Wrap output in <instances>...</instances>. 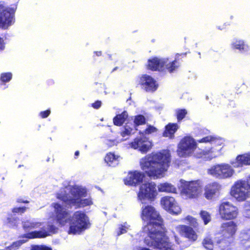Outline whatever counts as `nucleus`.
<instances>
[{
  "label": "nucleus",
  "instance_id": "29",
  "mask_svg": "<svg viewBox=\"0 0 250 250\" xmlns=\"http://www.w3.org/2000/svg\"><path fill=\"white\" fill-rule=\"evenodd\" d=\"M159 192L176 193V188L170 183H163L159 184L157 186Z\"/></svg>",
  "mask_w": 250,
  "mask_h": 250
},
{
  "label": "nucleus",
  "instance_id": "30",
  "mask_svg": "<svg viewBox=\"0 0 250 250\" xmlns=\"http://www.w3.org/2000/svg\"><path fill=\"white\" fill-rule=\"evenodd\" d=\"M128 117V113L125 111L121 114L117 115L113 119V123L117 126L122 125Z\"/></svg>",
  "mask_w": 250,
  "mask_h": 250
},
{
  "label": "nucleus",
  "instance_id": "42",
  "mask_svg": "<svg viewBox=\"0 0 250 250\" xmlns=\"http://www.w3.org/2000/svg\"><path fill=\"white\" fill-rule=\"evenodd\" d=\"M26 210V207H16L12 209L13 213H17L20 214L24 213Z\"/></svg>",
  "mask_w": 250,
  "mask_h": 250
},
{
  "label": "nucleus",
  "instance_id": "3",
  "mask_svg": "<svg viewBox=\"0 0 250 250\" xmlns=\"http://www.w3.org/2000/svg\"><path fill=\"white\" fill-rule=\"evenodd\" d=\"M170 154L167 150L153 152L140 160L141 168L151 178L156 179L165 176L169 167Z\"/></svg>",
  "mask_w": 250,
  "mask_h": 250
},
{
  "label": "nucleus",
  "instance_id": "19",
  "mask_svg": "<svg viewBox=\"0 0 250 250\" xmlns=\"http://www.w3.org/2000/svg\"><path fill=\"white\" fill-rule=\"evenodd\" d=\"M144 177V174L139 171L130 172L125 180V183L130 186H135L142 182Z\"/></svg>",
  "mask_w": 250,
  "mask_h": 250
},
{
  "label": "nucleus",
  "instance_id": "35",
  "mask_svg": "<svg viewBox=\"0 0 250 250\" xmlns=\"http://www.w3.org/2000/svg\"><path fill=\"white\" fill-rule=\"evenodd\" d=\"M135 129H133L132 127H130L129 125L126 124L124 127V130L121 132V135L123 137L133 134L135 132Z\"/></svg>",
  "mask_w": 250,
  "mask_h": 250
},
{
  "label": "nucleus",
  "instance_id": "23",
  "mask_svg": "<svg viewBox=\"0 0 250 250\" xmlns=\"http://www.w3.org/2000/svg\"><path fill=\"white\" fill-rule=\"evenodd\" d=\"M246 154L239 155L236 159L230 162V164L234 168L241 167L244 166L250 165Z\"/></svg>",
  "mask_w": 250,
  "mask_h": 250
},
{
  "label": "nucleus",
  "instance_id": "52",
  "mask_svg": "<svg viewBox=\"0 0 250 250\" xmlns=\"http://www.w3.org/2000/svg\"><path fill=\"white\" fill-rule=\"evenodd\" d=\"M175 241L178 244H179L180 243L178 241V238L176 237V236H175Z\"/></svg>",
  "mask_w": 250,
  "mask_h": 250
},
{
  "label": "nucleus",
  "instance_id": "4",
  "mask_svg": "<svg viewBox=\"0 0 250 250\" xmlns=\"http://www.w3.org/2000/svg\"><path fill=\"white\" fill-rule=\"evenodd\" d=\"M197 142L200 143H208L211 145L210 147L205 148L202 150L199 154H195V157L197 158H201L206 160H210L223 154V140L220 138L212 136H208L201 139L198 140Z\"/></svg>",
  "mask_w": 250,
  "mask_h": 250
},
{
  "label": "nucleus",
  "instance_id": "17",
  "mask_svg": "<svg viewBox=\"0 0 250 250\" xmlns=\"http://www.w3.org/2000/svg\"><path fill=\"white\" fill-rule=\"evenodd\" d=\"M56 229V227L53 225H48L46 228L43 229L39 231H33L24 234L22 236V237L28 239L45 238L49 235V232L54 233Z\"/></svg>",
  "mask_w": 250,
  "mask_h": 250
},
{
  "label": "nucleus",
  "instance_id": "45",
  "mask_svg": "<svg viewBox=\"0 0 250 250\" xmlns=\"http://www.w3.org/2000/svg\"><path fill=\"white\" fill-rule=\"evenodd\" d=\"M102 103L100 101H97L92 104V106L95 108V109H98L101 106Z\"/></svg>",
  "mask_w": 250,
  "mask_h": 250
},
{
  "label": "nucleus",
  "instance_id": "11",
  "mask_svg": "<svg viewBox=\"0 0 250 250\" xmlns=\"http://www.w3.org/2000/svg\"><path fill=\"white\" fill-rule=\"evenodd\" d=\"M197 149V142L190 136H185L181 139L178 146L177 153L179 156L186 157L198 154L194 153ZM195 156V155H194Z\"/></svg>",
  "mask_w": 250,
  "mask_h": 250
},
{
  "label": "nucleus",
  "instance_id": "25",
  "mask_svg": "<svg viewBox=\"0 0 250 250\" xmlns=\"http://www.w3.org/2000/svg\"><path fill=\"white\" fill-rule=\"evenodd\" d=\"M122 158L120 156L115 155L113 153H108L105 157L104 161L109 166L116 167L117 166Z\"/></svg>",
  "mask_w": 250,
  "mask_h": 250
},
{
  "label": "nucleus",
  "instance_id": "50",
  "mask_svg": "<svg viewBox=\"0 0 250 250\" xmlns=\"http://www.w3.org/2000/svg\"><path fill=\"white\" fill-rule=\"evenodd\" d=\"M246 155H247V157H248V161H249V164L250 165V153H246Z\"/></svg>",
  "mask_w": 250,
  "mask_h": 250
},
{
  "label": "nucleus",
  "instance_id": "7",
  "mask_svg": "<svg viewBox=\"0 0 250 250\" xmlns=\"http://www.w3.org/2000/svg\"><path fill=\"white\" fill-rule=\"evenodd\" d=\"M221 229L222 238L217 242L220 244V247L224 250L233 242L234 236L237 229V225L233 221H229L222 224Z\"/></svg>",
  "mask_w": 250,
  "mask_h": 250
},
{
  "label": "nucleus",
  "instance_id": "36",
  "mask_svg": "<svg viewBox=\"0 0 250 250\" xmlns=\"http://www.w3.org/2000/svg\"><path fill=\"white\" fill-rule=\"evenodd\" d=\"M183 222L195 228L197 226V222L196 219L189 215L187 216L184 218Z\"/></svg>",
  "mask_w": 250,
  "mask_h": 250
},
{
  "label": "nucleus",
  "instance_id": "28",
  "mask_svg": "<svg viewBox=\"0 0 250 250\" xmlns=\"http://www.w3.org/2000/svg\"><path fill=\"white\" fill-rule=\"evenodd\" d=\"M22 227L25 231L39 228L42 226V223L37 222L35 219H29L22 222Z\"/></svg>",
  "mask_w": 250,
  "mask_h": 250
},
{
  "label": "nucleus",
  "instance_id": "54",
  "mask_svg": "<svg viewBox=\"0 0 250 250\" xmlns=\"http://www.w3.org/2000/svg\"><path fill=\"white\" fill-rule=\"evenodd\" d=\"M10 250V248L7 247L5 248V250Z\"/></svg>",
  "mask_w": 250,
  "mask_h": 250
},
{
  "label": "nucleus",
  "instance_id": "40",
  "mask_svg": "<svg viewBox=\"0 0 250 250\" xmlns=\"http://www.w3.org/2000/svg\"><path fill=\"white\" fill-rule=\"evenodd\" d=\"M19 221V219L16 217L11 216L7 218V223L10 227L17 226Z\"/></svg>",
  "mask_w": 250,
  "mask_h": 250
},
{
  "label": "nucleus",
  "instance_id": "37",
  "mask_svg": "<svg viewBox=\"0 0 250 250\" xmlns=\"http://www.w3.org/2000/svg\"><path fill=\"white\" fill-rule=\"evenodd\" d=\"M176 113L178 121L180 122L187 114V111L185 109H178L176 110Z\"/></svg>",
  "mask_w": 250,
  "mask_h": 250
},
{
  "label": "nucleus",
  "instance_id": "24",
  "mask_svg": "<svg viewBox=\"0 0 250 250\" xmlns=\"http://www.w3.org/2000/svg\"><path fill=\"white\" fill-rule=\"evenodd\" d=\"M180 229L183 235L192 241H195L197 239V235L193 229L186 225L179 226Z\"/></svg>",
  "mask_w": 250,
  "mask_h": 250
},
{
  "label": "nucleus",
  "instance_id": "31",
  "mask_svg": "<svg viewBox=\"0 0 250 250\" xmlns=\"http://www.w3.org/2000/svg\"><path fill=\"white\" fill-rule=\"evenodd\" d=\"M218 241H220V239H216V238L213 241L210 236H207L203 241V244L205 248L208 250H211L213 249V244L217 243Z\"/></svg>",
  "mask_w": 250,
  "mask_h": 250
},
{
  "label": "nucleus",
  "instance_id": "16",
  "mask_svg": "<svg viewBox=\"0 0 250 250\" xmlns=\"http://www.w3.org/2000/svg\"><path fill=\"white\" fill-rule=\"evenodd\" d=\"M130 146L137 149L142 153H146L151 147V143L146 137H136L133 142L129 144Z\"/></svg>",
  "mask_w": 250,
  "mask_h": 250
},
{
  "label": "nucleus",
  "instance_id": "9",
  "mask_svg": "<svg viewBox=\"0 0 250 250\" xmlns=\"http://www.w3.org/2000/svg\"><path fill=\"white\" fill-rule=\"evenodd\" d=\"M208 173L218 179H227L233 176L235 170L230 164L221 163L211 167L208 169Z\"/></svg>",
  "mask_w": 250,
  "mask_h": 250
},
{
  "label": "nucleus",
  "instance_id": "39",
  "mask_svg": "<svg viewBox=\"0 0 250 250\" xmlns=\"http://www.w3.org/2000/svg\"><path fill=\"white\" fill-rule=\"evenodd\" d=\"M27 241V240H20L13 242L10 246L7 247L10 248V250L18 249L21 245L26 243Z\"/></svg>",
  "mask_w": 250,
  "mask_h": 250
},
{
  "label": "nucleus",
  "instance_id": "43",
  "mask_svg": "<svg viewBox=\"0 0 250 250\" xmlns=\"http://www.w3.org/2000/svg\"><path fill=\"white\" fill-rule=\"evenodd\" d=\"M117 142L116 140H106L105 141V144L108 146L111 147L117 144Z\"/></svg>",
  "mask_w": 250,
  "mask_h": 250
},
{
  "label": "nucleus",
  "instance_id": "27",
  "mask_svg": "<svg viewBox=\"0 0 250 250\" xmlns=\"http://www.w3.org/2000/svg\"><path fill=\"white\" fill-rule=\"evenodd\" d=\"M179 128L177 124L169 123L165 127V130L163 132V136L173 138L174 134Z\"/></svg>",
  "mask_w": 250,
  "mask_h": 250
},
{
  "label": "nucleus",
  "instance_id": "46",
  "mask_svg": "<svg viewBox=\"0 0 250 250\" xmlns=\"http://www.w3.org/2000/svg\"><path fill=\"white\" fill-rule=\"evenodd\" d=\"M5 48V42L3 38L0 36V51H2Z\"/></svg>",
  "mask_w": 250,
  "mask_h": 250
},
{
  "label": "nucleus",
  "instance_id": "1",
  "mask_svg": "<svg viewBox=\"0 0 250 250\" xmlns=\"http://www.w3.org/2000/svg\"><path fill=\"white\" fill-rule=\"evenodd\" d=\"M141 218L147 222V225L143 228L147 236L144 243L149 247H153L160 250H169L172 246L168 242L163 227V221L159 213L150 205L143 206Z\"/></svg>",
  "mask_w": 250,
  "mask_h": 250
},
{
  "label": "nucleus",
  "instance_id": "2",
  "mask_svg": "<svg viewBox=\"0 0 250 250\" xmlns=\"http://www.w3.org/2000/svg\"><path fill=\"white\" fill-rule=\"evenodd\" d=\"M52 206L54 208L57 223L61 226L68 224L69 234L79 235L90 228L91 223L89 217L84 212L77 211L71 216L69 212L60 204L54 203Z\"/></svg>",
  "mask_w": 250,
  "mask_h": 250
},
{
  "label": "nucleus",
  "instance_id": "22",
  "mask_svg": "<svg viewBox=\"0 0 250 250\" xmlns=\"http://www.w3.org/2000/svg\"><path fill=\"white\" fill-rule=\"evenodd\" d=\"M221 186L217 182H213L206 185L205 187V196L207 199H211L219 191Z\"/></svg>",
  "mask_w": 250,
  "mask_h": 250
},
{
  "label": "nucleus",
  "instance_id": "41",
  "mask_svg": "<svg viewBox=\"0 0 250 250\" xmlns=\"http://www.w3.org/2000/svg\"><path fill=\"white\" fill-rule=\"evenodd\" d=\"M157 129L154 126L148 125L147 128L143 131H140L139 133L142 134H150L151 133L156 132Z\"/></svg>",
  "mask_w": 250,
  "mask_h": 250
},
{
  "label": "nucleus",
  "instance_id": "56",
  "mask_svg": "<svg viewBox=\"0 0 250 250\" xmlns=\"http://www.w3.org/2000/svg\"><path fill=\"white\" fill-rule=\"evenodd\" d=\"M198 54H199V58H201V57H200V55H201L200 53V52H199V53H198Z\"/></svg>",
  "mask_w": 250,
  "mask_h": 250
},
{
  "label": "nucleus",
  "instance_id": "38",
  "mask_svg": "<svg viewBox=\"0 0 250 250\" xmlns=\"http://www.w3.org/2000/svg\"><path fill=\"white\" fill-rule=\"evenodd\" d=\"M200 216L204 221V224L207 225L211 220V216L210 214L206 211H201Z\"/></svg>",
  "mask_w": 250,
  "mask_h": 250
},
{
  "label": "nucleus",
  "instance_id": "32",
  "mask_svg": "<svg viewBox=\"0 0 250 250\" xmlns=\"http://www.w3.org/2000/svg\"><path fill=\"white\" fill-rule=\"evenodd\" d=\"M12 74L11 72L2 73L0 76V81L1 83L0 84V88H2V86L5 85V83H8L11 81L12 78Z\"/></svg>",
  "mask_w": 250,
  "mask_h": 250
},
{
  "label": "nucleus",
  "instance_id": "26",
  "mask_svg": "<svg viewBox=\"0 0 250 250\" xmlns=\"http://www.w3.org/2000/svg\"><path fill=\"white\" fill-rule=\"evenodd\" d=\"M241 244L246 248L250 247V228L242 230L240 233Z\"/></svg>",
  "mask_w": 250,
  "mask_h": 250
},
{
  "label": "nucleus",
  "instance_id": "5",
  "mask_svg": "<svg viewBox=\"0 0 250 250\" xmlns=\"http://www.w3.org/2000/svg\"><path fill=\"white\" fill-rule=\"evenodd\" d=\"M186 53L176 54L175 60H169L168 58H154L148 61L147 67L152 70L163 71L167 70L170 73L176 72L180 66L177 61L180 56H186Z\"/></svg>",
  "mask_w": 250,
  "mask_h": 250
},
{
  "label": "nucleus",
  "instance_id": "6",
  "mask_svg": "<svg viewBox=\"0 0 250 250\" xmlns=\"http://www.w3.org/2000/svg\"><path fill=\"white\" fill-rule=\"evenodd\" d=\"M231 195L238 201H244L250 197V175L247 180H238L232 186Z\"/></svg>",
  "mask_w": 250,
  "mask_h": 250
},
{
  "label": "nucleus",
  "instance_id": "15",
  "mask_svg": "<svg viewBox=\"0 0 250 250\" xmlns=\"http://www.w3.org/2000/svg\"><path fill=\"white\" fill-rule=\"evenodd\" d=\"M161 204L163 208L171 214H178L181 212V208L172 197L167 196L162 198Z\"/></svg>",
  "mask_w": 250,
  "mask_h": 250
},
{
  "label": "nucleus",
  "instance_id": "8",
  "mask_svg": "<svg viewBox=\"0 0 250 250\" xmlns=\"http://www.w3.org/2000/svg\"><path fill=\"white\" fill-rule=\"evenodd\" d=\"M181 194L186 199L197 198L202 192V185L200 181H186L181 179Z\"/></svg>",
  "mask_w": 250,
  "mask_h": 250
},
{
  "label": "nucleus",
  "instance_id": "12",
  "mask_svg": "<svg viewBox=\"0 0 250 250\" xmlns=\"http://www.w3.org/2000/svg\"><path fill=\"white\" fill-rule=\"evenodd\" d=\"M156 185L155 183L150 182L143 184L140 187L138 198L142 204L146 203V200L151 201L157 195Z\"/></svg>",
  "mask_w": 250,
  "mask_h": 250
},
{
  "label": "nucleus",
  "instance_id": "55",
  "mask_svg": "<svg viewBox=\"0 0 250 250\" xmlns=\"http://www.w3.org/2000/svg\"><path fill=\"white\" fill-rule=\"evenodd\" d=\"M108 57L109 59L112 60L111 56L110 55H108Z\"/></svg>",
  "mask_w": 250,
  "mask_h": 250
},
{
  "label": "nucleus",
  "instance_id": "44",
  "mask_svg": "<svg viewBox=\"0 0 250 250\" xmlns=\"http://www.w3.org/2000/svg\"><path fill=\"white\" fill-rule=\"evenodd\" d=\"M50 114V110L49 109L46 110L44 111H42L40 113V115L42 118H47Z\"/></svg>",
  "mask_w": 250,
  "mask_h": 250
},
{
  "label": "nucleus",
  "instance_id": "18",
  "mask_svg": "<svg viewBox=\"0 0 250 250\" xmlns=\"http://www.w3.org/2000/svg\"><path fill=\"white\" fill-rule=\"evenodd\" d=\"M140 83L143 88L147 92H154L158 87L155 80L149 75H143L140 79Z\"/></svg>",
  "mask_w": 250,
  "mask_h": 250
},
{
  "label": "nucleus",
  "instance_id": "48",
  "mask_svg": "<svg viewBox=\"0 0 250 250\" xmlns=\"http://www.w3.org/2000/svg\"><path fill=\"white\" fill-rule=\"evenodd\" d=\"M17 202L18 203H28V201L27 200H24L22 199V198H18L17 199Z\"/></svg>",
  "mask_w": 250,
  "mask_h": 250
},
{
  "label": "nucleus",
  "instance_id": "53",
  "mask_svg": "<svg viewBox=\"0 0 250 250\" xmlns=\"http://www.w3.org/2000/svg\"><path fill=\"white\" fill-rule=\"evenodd\" d=\"M118 69V67H117V66H116V67H114V68L113 69V70H112V72H114L115 71L117 70Z\"/></svg>",
  "mask_w": 250,
  "mask_h": 250
},
{
  "label": "nucleus",
  "instance_id": "13",
  "mask_svg": "<svg viewBox=\"0 0 250 250\" xmlns=\"http://www.w3.org/2000/svg\"><path fill=\"white\" fill-rule=\"evenodd\" d=\"M15 9L0 1V28L6 29L14 22Z\"/></svg>",
  "mask_w": 250,
  "mask_h": 250
},
{
  "label": "nucleus",
  "instance_id": "34",
  "mask_svg": "<svg viewBox=\"0 0 250 250\" xmlns=\"http://www.w3.org/2000/svg\"><path fill=\"white\" fill-rule=\"evenodd\" d=\"M130 225L126 222H124L118 225L116 230L117 236H120L123 234L126 233L130 229Z\"/></svg>",
  "mask_w": 250,
  "mask_h": 250
},
{
  "label": "nucleus",
  "instance_id": "33",
  "mask_svg": "<svg viewBox=\"0 0 250 250\" xmlns=\"http://www.w3.org/2000/svg\"><path fill=\"white\" fill-rule=\"evenodd\" d=\"M134 125L133 127L135 128V130H137V127L141 125H145L146 123V118L142 115H138L134 117Z\"/></svg>",
  "mask_w": 250,
  "mask_h": 250
},
{
  "label": "nucleus",
  "instance_id": "10",
  "mask_svg": "<svg viewBox=\"0 0 250 250\" xmlns=\"http://www.w3.org/2000/svg\"><path fill=\"white\" fill-rule=\"evenodd\" d=\"M57 198L62 201L68 208L74 207L75 208H83L92 204L90 198L81 199L72 198L70 195L66 193L65 189H61L57 194Z\"/></svg>",
  "mask_w": 250,
  "mask_h": 250
},
{
  "label": "nucleus",
  "instance_id": "47",
  "mask_svg": "<svg viewBox=\"0 0 250 250\" xmlns=\"http://www.w3.org/2000/svg\"><path fill=\"white\" fill-rule=\"evenodd\" d=\"M244 216L245 217L250 218V209H247L244 212Z\"/></svg>",
  "mask_w": 250,
  "mask_h": 250
},
{
  "label": "nucleus",
  "instance_id": "14",
  "mask_svg": "<svg viewBox=\"0 0 250 250\" xmlns=\"http://www.w3.org/2000/svg\"><path fill=\"white\" fill-rule=\"evenodd\" d=\"M219 212L223 220L233 219L237 217L238 213L237 208L228 202H223L220 205Z\"/></svg>",
  "mask_w": 250,
  "mask_h": 250
},
{
  "label": "nucleus",
  "instance_id": "21",
  "mask_svg": "<svg viewBox=\"0 0 250 250\" xmlns=\"http://www.w3.org/2000/svg\"><path fill=\"white\" fill-rule=\"evenodd\" d=\"M67 188L69 190L73 197L72 198H81L86 196L87 190L85 188L79 185H74L69 186Z\"/></svg>",
  "mask_w": 250,
  "mask_h": 250
},
{
  "label": "nucleus",
  "instance_id": "49",
  "mask_svg": "<svg viewBox=\"0 0 250 250\" xmlns=\"http://www.w3.org/2000/svg\"><path fill=\"white\" fill-rule=\"evenodd\" d=\"M94 53L97 56H100L102 55V52L101 51H96V52H94Z\"/></svg>",
  "mask_w": 250,
  "mask_h": 250
},
{
  "label": "nucleus",
  "instance_id": "51",
  "mask_svg": "<svg viewBox=\"0 0 250 250\" xmlns=\"http://www.w3.org/2000/svg\"><path fill=\"white\" fill-rule=\"evenodd\" d=\"M79 151H76L75 152V157H78L79 155Z\"/></svg>",
  "mask_w": 250,
  "mask_h": 250
},
{
  "label": "nucleus",
  "instance_id": "20",
  "mask_svg": "<svg viewBox=\"0 0 250 250\" xmlns=\"http://www.w3.org/2000/svg\"><path fill=\"white\" fill-rule=\"evenodd\" d=\"M231 47L241 53H246L250 51V46L244 40L239 39H234L231 42Z\"/></svg>",
  "mask_w": 250,
  "mask_h": 250
}]
</instances>
